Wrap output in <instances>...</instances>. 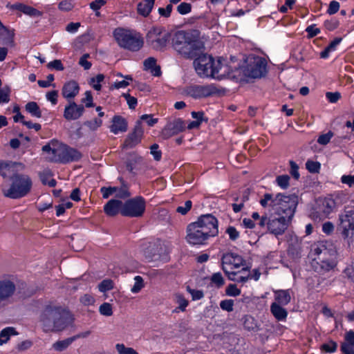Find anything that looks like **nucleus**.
Masks as SVG:
<instances>
[{"label":"nucleus","instance_id":"nucleus-31","mask_svg":"<svg viewBox=\"0 0 354 354\" xmlns=\"http://www.w3.org/2000/svg\"><path fill=\"white\" fill-rule=\"evenodd\" d=\"M74 341L75 337H73L57 341L53 344V348L55 351L61 352L66 350Z\"/></svg>","mask_w":354,"mask_h":354},{"label":"nucleus","instance_id":"nucleus-40","mask_svg":"<svg viewBox=\"0 0 354 354\" xmlns=\"http://www.w3.org/2000/svg\"><path fill=\"white\" fill-rule=\"evenodd\" d=\"M241 290L236 284L230 283L225 288V294L230 297H236L241 295Z\"/></svg>","mask_w":354,"mask_h":354},{"label":"nucleus","instance_id":"nucleus-57","mask_svg":"<svg viewBox=\"0 0 354 354\" xmlns=\"http://www.w3.org/2000/svg\"><path fill=\"white\" fill-rule=\"evenodd\" d=\"M122 96L127 100V102L129 105V109H134L138 103L137 99L136 97L130 95L129 93H123Z\"/></svg>","mask_w":354,"mask_h":354},{"label":"nucleus","instance_id":"nucleus-11","mask_svg":"<svg viewBox=\"0 0 354 354\" xmlns=\"http://www.w3.org/2000/svg\"><path fill=\"white\" fill-rule=\"evenodd\" d=\"M337 230L342 238L350 245L354 239V210H344L339 215Z\"/></svg>","mask_w":354,"mask_h":354},{"label":"nucleus","instance_id":"nucleus-47","mask_svg":"<svg viewBox=\"0 0 354 354\" xmlns=\"http://www.w3.org/2000/svg\"><path fill=\"white\" fill-rule=\"evenodd\" d=\"M225 233L229 236V239L232 241H236L240 236L239 232L233 226H229L225 230Z\"/></svg>","mask_w":354,"mask_h":354},{"label":"nucleus","instance_id":"nucleus-19","mask_svg":"<svg viewBox=\"0 0 354 354\" xmlns=\"http://www.w3.org/2000/svg\"><path fill=\"white\" fill-rule=\"evenodd\" d=\"M84 111L82 104H77L75 102H69L65 106L64 117L67 120H75L79 119Z\"/></svg>","mask_w":354,"mask_h":354},{"label":"nucleus","instance_id":"nucleus-12","mask_svg":"<svg viewBox=\"0 0 354 354\" xmlns=\"http://www.w3.org/2000/svg\"><path fill=\"white\" fill-rule=\"evenodd\" d=\"M146 38L147 44L153 49L161 50L167 46L170 34L162 28L155 27L148 32Z\"/></svg>","mask_w":354,"mask_h":354},{"label":"nucleus","instance_id":"nucleus-20","mask_svg":"<svg viewBox=\"0 0 354 354\" xmlns=\"http://www.w3.org/2000/svg\"><path fill=\"white\" fill-rule=\"evenodd\" d=\"M245 261L241 256L234 253H227L223 255V266H227L230 270L239 268L245 266Z\"/></svg>","mask_w":354,"mask_h":354},{"label":"nucleus","instance_id":"nucleus-4","mask_svg":"<svg viewBox=\"0 0 354 354\" xmlns=\"http://www.w3.org/2000/svg\"><path fill=\"white\" fill-rule=\"evenodd\" d=\"M171 44L178 53L188 59L195 58L204 48L197 30L177 31L172 37Z\"/></svg>","mask_w":354,"mask_h":354},{"label":"nucleus","instance_id":"nucleus-22","mask_svg":"<svg viewBox=\"0 0 354 354\" xmlns=\"http://www.w3.org/2000/svg\"><path fill=\"white\" fill-rule=\"evenodd\" d=\"M80 91L78 83L75 80H71L63 86L62 94L66 99L74 98Z\"/></svg>","mask_w":354,"mask_h":354},{"label":"nucleus","instance_id":"nucleus-48","mask_svg":"<svg viewBox=\"0 0 354 354\" xmlns=\"http://www.w3.org/2000/svg\"><path fill=\"white\" fill-rule=\"evenodd\" d=\"M134 280H135V283H134V285L133 286V287L131 288V290L133 293H137V292H140V290L144 286L143 279L140 276H136L135 277Z\"/></svg>","mask_w":354,"mask_h":354},{"label":"nucleus","instance_id":"nucleus-56","mask_svg":"<svg viewBox=\"0 0 354 354\" xmlns=\"http://www.w3.org/2000/svg\"><path fill=\"white\" fill-rule=\"evenodd\" d=\"M159 146L157 144H153L151 146V153L153 155L154 160L159 161L162 157V152L158 149Z\"/></svg>","mask_w":354,"mask_h":354},{"label":"nucleus","instance_id":"nucleus-32","mask_svg":"<svg viewBox=\"0 0 354 354\" xmlns=\"http://www.w3.org/2000/svg\"><path fill=\"white\" fill-rule=\"evenodd\" d=\"M26 111L31 114L32 116L40 118L41 117V111L35 102H30L26 104Z\"/></svg>","mask_w":354,"mask_h":354},{"label":"nucleus","instance_id":"nucleus-50","mask_svg":"<svg viewBox=\"0 0 354 354\" xmlns=\"http://www.w3.org/2000/svg\"><path fill=\"white\" fill-rule=\"evenodd\" d=\"M191 10L192 5L186 2H183L177 6L178 12L182 15L189 13Z\"/></svg>","mask_w":354,"mask_h":354},{"label":"nucleus","instance_id":"nucleus-62","mask_svg":"<svg viewBox=\"0 0 354 354\" xmlns=\"http://www.w3.org/2000/svg\"><path fill=\"white\" fill-rule=\"evenodd\" d=\"M82 102L85 104L86 107H93L94 106L91 91H86L85 93V97L82 99Z\"/></svg>","mask_w":354,"mask_h":354},{"label":"nucleus","instance_id":"nucleus-26","mask_svg":"<svg viewBox=\"0 0 354 354\" xmlns=\"http://www.w3.org/2000/svg\"><path fill=\"white\" fill-rule=\"evenodd\" d=\"M191 115L195 120L192 121L187 126L189 129H197L200 127L203 121L207 122V119L205 117L203 111H192Z\"/></svg>","mask_w":354,"mask_h":354},{"label":"nucleus","instance_id":"nucleus-53","mask_svg":"<svg viewBox=\"0 0 354 354\" xmlns=\"http://www.w3.org/2000/svg\"><path fill=\"white\" fill-rule=\"evenodd\" d=\"M117 187H102L100 189V192L104 198H108L110 196L115 194Z\"/></svg>","mask_w":354,"mask_h":354},{"label":"nucleus","instance_id":"nucleus-37","mask_svg":"<svg viewBox=\"0 0 354 354\" xmlns=\"http://www.w3.org/2000/svg\"><path fill=\"white\" fill-rule=\"evenodd\" d=\"M115 197L125 199L129 198L131 196V193L129 191V188L127 185L124 183H122V185L120 187H117Z\"/></svg>","mask_w":354,"mask_h":354},{"label":"nucleus","instance_id":"nucleus-60","mask_svg":"<svg viewBox=\"0 0 354 354\" xmlns=\"http://www.w3.org/2000/svg\"><path fill=\"white\" fill-rule=\"evenodd\" d=\"M340 350L344 354H354V345L342 342Z\"/></svg>","mask_w":354,"mask_h":354},{"label":"nucleus","instance_id":"nucleus-45","mask_svg":"<svg viewBox=\"0 0 354 354\" xmlns=\"http://www.w3.org/2000/svg\"><path fill=\"white\" fill-rule=\"evenodd\" d=\"M290 177L288 175H281L277 177L276 182L282 189H286L289 186Z\"/></svg>","mask_w":354,"mask_h":354},{"label":"nucleus","instance_id":"nucleus-15","mask_svg":"<svg viewBox=\"0 0 354 354\" xmlns=\"http://www.w3.org/2000/svg\"><path fill=\"white\" fill-rule=\"evenodd\" d=\"M185 93L193 98H201L213 95L219 92L214 84L192 85L185 88Z\"/></svg>","mask_w":354,"mask_h":354},{"label":"nucleus","instance_id":"nucleus-13","mask_svg":"<svg viewBox=\"0 0 354 354\" xmlns=\"http://www.w3.org/2000/svg\"><path fill=\"white\" fill-rule=\"evenodd\" d=\"M146 207L145 200L138 196L129 199L123 203L121 214L127 217H140L143 215Z\"/></svg>","mask_w":354,"mask_h":354},{"label":"nucleus","instance_id":"nucleus-61","mask_svg":"<svg viewBox=\"0 0 354 354\" xmlns=\"http://www.w3.org/2000/svg\"><path fill=\"white\" fill-rule=\"evenodd\" d=\"M306 32L308 33V37L313 38L320 32V29L313 24L308 26L306 29Z\"/></svg>","mask_w":354,"mask_h":354},{"label":"nucleus","instance_id":"nucleus-44","mask_svg":"<svg viewBox=\"0 0 354 354\" xmlns=\"http://www.w3.org/2000/svg\"><path fill=\"white\" fill-rule=\"evenodd\" d=\"M113 288V282L111 279H104L98 285V289L100 292H104Z\"/></svg>","mask_w":354,"mask_h":354},{"label":"nucleus","instance_id":"nucleus-16","mask_svg":"<svg viewBox=\"0 0 354 354\" xmlns=\"http://www.w3.org/2000/svg\"><path fill=\"white\" fill-rule=\"evenodd\" d=\"M25 166L17 162H0V175L3 178H12L24 169Z\"/></svg>","mask_w":354,"mask_h":354},{"label":"nucleus","instance_id":"nucleus-29","mask_svg":"<svg viewBox=\"0 0 354 354\" xmlns=\"http://www.w3.org/2000/svg\"><path fill=\"white\" fill-rule=\"evenodd\" d=\"M53 174L50 170H44L39 174V178L44 185H48L50 187L56 185V180L52 178Z\"/></svg>","mask_w":354,"mask_h":354},{"label":"nucleus","instance_id":"nucleus-59","mask_svg":"<svg viewBox=\"0 0 354 354\" xmlns=\"http://www.w3.org/2000/svg\"><path fill=\"white\" fill-rule=\"evenodd\" d=\"M48 68L55 69L57 71H63L64 67L59 59H55L53 62H50L47 65Z\"/></svg>","mask_w":354,"mask_h":354},{"label":"nucleus","instance_id":"nucleus-24","mask_svg":"<svg viewBox=\"0 0 354 354\" xmlns=\"http://www.w3.org/2000/svg\"><path fill=\"white\" fill-rule=\"evenodd\" d=\"M154 3L155 0H142L137 6L138 13L144 17H148L153 8Z\"/></svg>","mask_w":354,"mask_h":354},{"label":"nucleus","instance_id":"nucleus-28","mask_svg":"<svg viewBox=\"0 0 354 354\" xmlns=\"http://www.w3.org/2000/svg\"><path fill=\"white\" fill-rule=\"evenodd\" d=\"M12 8L30 17H37L41 15V12L37 9L23 3L15 4Z\"/></svg>","mask_w":354,"mask_h":354},{"label":"nucleus","instance_id":"nucleus-14","mask_svg":"<svg viewBox=\"0 0 354 354\" xmlns=\"http://www.w3.org/2000/svg\"><path fill=\"white\" fill-rule=\"evenodd\" d=\"M291 223L292 220L290 219L277 215L274 213L271 214L268 221V232L276 236L282 235L287 230Z\"/></svg>","mask_w":354,"mask_h":354},{"label":"nucleus","instance_id":"nucleus-54","mask_svg":"<svg viewBox=\"0 0 354 354\" xmlns=\"http://www.w3.org/2000/svg\"><path fill=\"white\" fill-rule=\"evenodd\" d=\"M333 136V133L328 131L327 133L319 136L317 139V142L320 145H326L330 142Z\"/></svg>","mask_w":354,"mask_h":354},{"label":"nucleus","instance_id":"nucleus-63","mask_svg":"<svg viewBox=\"0 0 354 354\" xmlns=\"http://www.w3.org/2000/svg\"><path fill=\"white\" fill-rule=\"evenodd\" d=\"M326 97L330 103H335L340 99L341 94L339 92H327Z\"/></svg>","mask_w":354,"mask_h":354},{"label":"nucleus","instance_id":"nucleus-5","mask_svg":"<svg viewBox=\"0 0 354 354\" xmlns=\"http://www.w3.org/2000/svg\"><path fill=\"white\" fill-rule=\"evenodd\" d=\"M263 207H272L274 214L292 220L298 204V198L295 194H277L274 196L266 193L259 201Z\"/></svg>","mask_w":354,"mask_h":354},{"label":"nucleus","instance_id":"nucleus-7","mask_svg":"<svg viewBox=\"0 0 354 354\" xmlns=\"http://www.w3.org/2000/svg\"><path fill=\"white\" fill-rule=\"evenodd\" d=\"M342 194L337 193L317 198L310 212L311 218L315 221H321L328 218L339 205V201Z\"/></svg>","mask_w":354,"mask_h":354},{"label":"nucleus","instance_id":"nucleus-39","mask_svg":"<svg viewBox=\"0 0 354 354\" xmlns=\"http://www.w3.org/2000/svg\"><path fill=\"white\" fill-rule=\"evenodd\" d=\"M104 79V75L103 74H98L96 77L91 79L90 84L95 90L100 91L102 88L100 82H102Z\"/></svg>","mask_w":354,"mask_h":354},{"label":"nucleus","instance_id":"nucleus-43","mask_svg":"<svg viewBox=\"0 0 354 354\" xmlns=\"http://www.w3.org/2000/svg\"><path fill=\"white\" fill-rule=\"evenodd\" d=\"M99 312L101 315L109 317L113 315V308L109 303H103L99 308Z\"/></svg>","mask_w":354,"mask_h":354},{"label":"nucleus","instance_id":"nucleus-21","mask_svg":"<svg viewBox=\"0 0 354 354\" xmlns=\"http://www.w3.org/2000/svg\"><path fill=\"white\" fill-rule=\"evenodd\" d=\"M123 208V203L117 199H111L104 206V211L109 216H114L120 213Z\"/></svg>","mask_w":354,"mask_h":354},{"label":"nucleus","instance_id":"nucleus-55","mask_svg":"<svg viewBox=\"0 0 354 354\" xmlns=\"http://www.w3.org/2000/svg\"><path fill=\"white\" fill-rule=\"evenodd\" d=\"M192 203L191 201H185L183 206H178L176 212L182 215H185L192 208Z\"/></svg>","mask_w":354,"mask_h":354},{"label":"nucleus","instance_id":"nucleus-1","mask_svg":"<svg viewBox=\"0 0 354 354\" xmlns=\"http://www.w3.org/2000/svg\"><path fill=\"white\" fill-rule=\"evenodd\" d=\"M267 73V62L265 58L250 55L239 57L230 56V62L223 64V78L245 81L261 79Z\"/></svg>","mask_w":354,"mask_h":354},{"label":"nucleus","instance_id":"nucleus-3","mask_svg":"<svg viewBox=\"0 0 354 354\" xmlns=\"http://www.w3.org/2000/svg\"><path fill=\"white\" fill-rule=\"evenodd\" d=\"M185 240L189 244L204 245L218 234V221L212 214H203L187 226Z\"/></svg>","mask_w":354,"mask_h":354},{"label":"nucleus","instance_id":"nucleus-9","mask_svg":"<svg viewBox=\"0 0 354 354\" xmlns=\"http://www.w3.org/2000/svg\"><path fill=\"white\" fill-rule=\"evenodd\" d=\"M32 181L26 174H19L11 178V185L7 189H3V196L12 199H18L28 195L32 189Z\"/></svg>","mask_w":354,"mask_h":354},{"label":"nucleus","instance_id":"nucleus-52","mask_svg":"<svg viewBox=\"0 0 354 354\" xmlns=\"http://www.w3.org/2000/svg\"><path fill=\"white\" fill-rule=\"evenodd\" d=\"M289 164L290 167V174L295 179L298 180L300 176L298 165L293 160H290Z\"/></svg>","mask_w":354,"mask_h":354},{"label":"nucleus","instance_id":"nucleus-35","mask_svg":"<svg viewBox=\"0 0 354 354\" xmlns=\"http://www.w3.org/2000/svg\"><path fill=\"white\" fill-rule=\"evenodd\" d=\"M6 35L7 41H5L6 44H10V46L14 45L13 41V33L8 30L6 26H4L0 21V36Z\"/></svg>","mask_w":354,"mask_h":354},{"label":"nucleus","instance_id":"nucleus-64","mask_svg":"<svg viewBox=\"0 0 354 354\" xmlns=\"http://www.w3.org/2000/svg\"><path fill=\"white\" fill-rule=\"evenodd\" d=\"M341 182L343 184L351 187L354 185V175H344L341 177Z\"/></svg>","mask_w":354,"mask_h":354},{"label":"nucleus","instance_id":"nucleus-36","mask_svg":"<svg viewBox=\"0 0 354 354\" xmlns=\"http://www.w3.org/2000/svg\"><path fill=\"white\" fill-rule=\"evenodd\" d=\"M168 125L171 127L170 129L174 130L176 134L184 131L185 128V123L181 119H176L169 123Z\"/></svg>","mask_w":354,"mask_h":354},{"label":"nucleus","instance_id":"nucleus-6","mask_svg":"<svg viewBox=\"0 0 354 354\" xmlns=\"http://www.w3.org/2000/svg\"><path fill=\"white\" fill-rule=\"evenodd\" d=\"M42 151L47 153L46 159L53 162L68 163L82 158L79 151L55 140L43 146Z\"/></svg>","mask_w":354,"mask_h":354},{"label":"nucleus","instance_id":"nucleus-8","mask_svg":"<svg viewBox=\"0 0 354 354\" xmlns=\"http://www.w3.org/2000/svg\"><path fill=\"white\" fill-rule=\"evenodd\" d=\"M221 57H218L216 63L212 55L206 53H199L194 61V66L196 73L201 77H212L221 79L219 74Z\"/></svg>","mask_w":354,"mask_h":354},{"label":"nucleus","instance_id":"nucleus-38","mask_svg":"<svg viewBox=\"0 0 354 354\" xmlns=\"http://www.w3.org/2000/svg\"><path fill=\"white\" fill-rule=\"evenodd\" d=\"M115 348L119 354H138L135 349L126 347L124 344H117Z\"/></svg>","mask_w":354,"mask_h":354},{"label":"nucleus","instance_id":"nucleus-25","mask_svg":"<svg viewBox=\"0 0 354 354\" xmlns=\"http://www.w3.org/2000/svg\"><path fill=\"white\" fill-rule=\"evenodd\" d=\"M275 302L279 305L286 306L290 303L291 296L288 290H278L274 292Z\"/></svg>","mask_w":354,"mask_h":354},{"label":"nucleus","instance_id":"nucleus-33","mask_svg":"<svg viewBox=\"0 0 354 354\" xmlns=\"http://www.w3.org/2000/svg\"><path fill=\"white\" fill-rule=\"evenodd\" d=\"M248 267H243L241 270L234 271L233 270L229 269L227 266H223V271L227 276L228 279L231 281H236L238 274H241L243 271H248Z\"/></svg>","mask_w":354,"mask_h":354},{"label":"nucleus","instance_id":"nucleus-23","mask_svg":"<svg viewBox=\"0 0 354 354\" xmlns=\"http://www.w3.org/2000/svg\"><path fill=\"white\" fill-rule=\"evenodd\" d=\"M113 124L111 126V131L115 134L118 132H125L127 130V122L126 120L120 115L113 118Z\"/></svg>","mask_w":354,"mask_h":354},{"label":"nucleus","instance_id":"nucleus-58","mask_svg":"<svg viewBox=\"0 0 354 354\" xmlns=\"http://www.w3.org/2000/svg\"><path fill=\"white\" fill-rule=\"evenodd\" d=\"M90 57L89 54H84L80 59L79 64L82 66L85 70H88L91 67V63L87 60Z\"/></svg>","mask_w":354,"mask_h":354},{"label":"nucleus","instance_id":"nucleus-2","mask_svg":"<svg viewBox=\"0 0 354 354\" xmlns=\"http://www.w3.org/2000/svg\"><path fill=\"white\" fill-rule=\"evenodd\" d=\"M73 321V315L67 308L52 304L46 305L39 316V323L45 333L63 331Z\"/></svg>","mask_w":354,"mask_h":354},{"label":"nucleus","instance_id":"nucleus-49","mask_svg":"<svg viewBox=\"0 0 354 354\" xmlns=\"http://www.w3.org/2000/svg\"><path fill=\"white\" fill-rule=\"evenodd\" d=\"M102 124V121L98 118H94L92 120L86 121L84 124L88 127L91 130L95 131Z\"/></svg>","mask_w":354,"mask_h":354},{"label":"nucleus","instance_id":"nucleus-27","mask_svg":"<svg viewBox=\"0 0 354 354\" xmlns=\"http://www.w3.org/2000/svg\"><path fill=\"white\" fill-rule=\"evenodd\" d=\"M270 311L274 317L279 321L286 319L288 315V312L283 308L281 305L277 303H272L270 306Z\"/></svg>","mask_w":354,"mask_h":354},{"label":"nucleus","instance_id":"nucleus-18","mask_svg":"<svg viewBox=\"0 0 354 354\" xmlns=\"http://www.w3.org/2000/svg\"><path fill=\"white\" fill-rule=\"evenodd\" d=\"M143 135V129L142 127L141 122L138 121L132 133H129L126 138L124 144V148H133L141 141V138Z\"/></svg>","mask_w":354,"mask_h":354},{"label":"nucleus","instance_id":"nucleus-51","mask_svg":"<svg viewBox=\"0 0 354 354\" xmlns=\"http://www.w3.org/2000/svg\"><path fill=\"white\" fill-rule=\"evenodd\" d=\"M270 220V216L265 214L263 215L261 218L256 223L259 226L260 229L266 230V232H268V221Z\"/></svg>","mask_w":354,"mask_h":354},{"label":"nucleus","instance_id":"nucleus-46","mask_svg":"<svg viewBox=\"0 0 354 354\" xmlns=\"http://www.w3.org/2000/svg\"><path fill=\"white\" fill-rule=\"evenodd\" d=\"M337 348V344L334 341H330L328 343L321 346V350L326 353H334Z\"/></svg>","mask_w":354,"mask_h":354},{"label":"nucleus","instance_id":"nucleus-41","mask_svg":"<svg viewBox=\"0 0 354 354\" xmlns=\"http://www.w3.org/2000/svg\"><path fill=\"white\" fill-rule=\"evenodd\" d=\"M212 288H219L221 287V274L220 272L214 273L210 277V282L208 285Z\"/></svg>","mask_w":354,"mask_h":354},{"label":"nucleus","instance_id":"nucleus-17","mask_svg":"<svg viewBox=\"0 0 354 354\" xmlns=\"http://www.w3.org/2000/svg\"><path fill=\"white\" fill-rule=\"evenodd\" d=\"M15 290L16 286L13 281L9 279L0 280V307L7 303Z\"/></svg>","mask_w":354,"mask_h":354},{"label":"nucleus","instance_id":"nucleus-42","mask_svg":"<svg viewBox=\"0 0 354 354\" xmlns=\"http://www.w3.org/2000/svg\"><path fill=\"white\" fill-rule=\"evenodd\" d=\"M306 167L309 172L315 174L319 171L321 165L319 162L308 160L306 162Z\"/></svg>","mask_w":354,"mask_h":354},{"label":"nucleus","instance_id":"nucleus-10","mask_svg":"<svg viewBox=\"0 0 354 354\" xmlns=\"http://www.w3.org/2000/svg\"><path fill=\"white\" fill-rule=\"evenodd\" d=\"M113 36L121 48L131 51H138L144 44L140 34L123 28H116L113 31Z\"/></svg>","mask_w":354,"mask_h":354},{"label":"nucleus","instance_id":"nucleus-34","mask_svg":"<svg viewBox=\"0 0 354 354\" xmlns=\"http://www.w3.org/2000/svg\"><path fill=\"white\" fill-rule=\"evenodd\" d=\"M15 334H17V333L15 332L14 328L7 327L4 328L0 333V345L6 343L9 339L10 335Z\"/></svg>","mask_w":354,"mask_h":354},{"label":"nucleus","instance_id":"nucleus-30","mask_svg":"<svg viewBox=\"0 0 354 354\" xmlns=\"http://www.w3.org/2000/svg\"><path fill=\"white\" fill-rule=\"evenodd\" d=\"M144 254L149 261L151 260L155 256L159 255L158 245L155 243H149L144 249Z\"/></svg>","mask_w":354,"mask_h":354}]
</instances>
